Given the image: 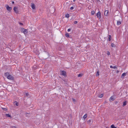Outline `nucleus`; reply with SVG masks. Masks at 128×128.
Masks as SVG:
<instances>
[{
	"label": "nucleus",
	"mask_w": 128,
	"mask_h": 128,
	"mask_svg": "<svg viewBox=\"0 0 128 128\" xmlns=\"http://www.w3.org/2000/svg\"><path fill=\"white\" fill-rule=\"evenodd\" d=\"M6 116L9 117H10L11 118V116L9 114H6Z\"/></svg>",
	"instance_id": "obj_12"
},
{
	"label": "nucleus",
	"mask_w": 128,
	"mask_h": 128,
	"mask_svg": "<svg viewBox=\"0 0 128 128\" xmlns=\"http://www.w3.org/2000/svg\"><path fill=\"white\" fill-rule=\"evenodd\" d=\"M15 105H16V106H18V103L16 102H14Z\"/></svg>",
	"instance_id": "obj_17"
},
{
	"label": "nucleus",
	"mask_w": 128,
	"mask_h": 128,
	"mask_svg": "<svg viewBox=\"0 0 128 128\" xmlns=\"http://www.w3.org/2000/svg\"><path fill=\"white\" fill-rule=\"evenodd\" d=\"M13 10L16 14H17L19 13V11L18 10V7L16 6L14 7V8Z\"/></svg>",
	"instance_id": "obj_3"
},
{
	"label": "nucleus",
	"mask_w": 128,
	"mask_h": 128,
	"mask_svg": "<svg viewBox=\"0 0 128 128\" xmlns=\"http://www.w3.org/2000/svg\"><path fill=\"white\" fill-rule=\"evenodd\" d=\"M62 75L63 76H65L66 73V71L64 70H62L61 72Z\"/></svg>",
	"instance_id": "obj_8"
},
{
	"label": "nucleus",
	"mask_w": 128,
	"mask_h": 128,
	"mask_svg": "<svg viewBox=\"0 0 128 128\" xmlns=\"http://www.w3.org/2000/svg\"><path fill=\"white\" fill-rule=\"evenodd\" d=\"M2 108L5 111H6L7 110V108Z\"/></svg>",
	"instance_id": "obj_28"
},
{
	"label": "nucleus",
	"mask_w": 128,
	"mask_h": 128,
	"mask_svg": "<svg viewBox=\"0 0 128 128\" xmlns=\"http://www.w3.org/2000/svg\"><path fill=\"white\" fill-rule=\"evenodd\" d=\"M97 16L99 18H101V14L100 12L99 11L97 14Z\"/></svg>",
	"instance_id": "obj_5"
},
{
	"label": "nucleus",
	"mask_w": 128,
	"mask_h": 128,
	"mask_svg": "<svg viewBox=\"0 0 128 128\" xmlns=\"http://www.w3.org/2000/svg\"><path fill=\"white\" fill-rule=\"evenodd\" d=\"M107 54L108 55H110V54L109 52L108 51L107 53Z\"/></svg>",
	"instance_id": "obj_30"
},
{
	"label": "nucleus",
	"mask_w": 128,
	"mask_h": 128,
	"mask_svg": "<svg viewBox=\"0 0 128 128\" xmlns=\"http://www.w3.org/2000/svg\"><path fill=\"white\" fill-rule=\"evenodd\" d=\"M31 7L32 9H34L36 8V6L34 4L32 3L31 5Z\"/></svg>",
	"instance_id": "obj_6"
},
{
	"label": "nucleus",
	"mask_w": 128,
	"mask_h": 128,
	"mask_svg": "<svg viewBox=\"0 0 128 128\" xmlns=\"http://www.w3.org/2000/svg\"><path fill=\"white\" fill-rule=\"evenodd\" d=\"M103 96V95L102 94H101L99 95L98 96L100 98H102Z\"/></svg>",
	"instance_id": "obj_16"
},
{
	"label": "nucleus",
	"mask_w": 128,
	"mask_h": 128,
	"mask_svg": "<svg viewBox=\"0 0 128 128\" xmlns=\"http://www.w3.org/2000/svg\"><path fill=\"white\" fill-rule=\"evenodd\" d=\"M25 94H26V96H28L29 95L28 93H26Z\"/></svg>",
	"instance_id": "obj_31"
},
{
	"label": "nucleus",
	"mask_w": 128,
	"mask_h": 128,
	"mask_svg": "<svg viewBox=\"0 0 128 128\" xmlns=\"http://www.w3.org/2000/svg\"><path fill=\"white\" fill-rule=\"evenodd\" d=\"M77 23H78L76 21L74 22V23L75 24H77Z\"/></svg>",
	"instance_id": "obj_32"
},
{
	"label": "nucleus",
	"mask_w": 128,
	"mask_h": 128,
	"mask_svg": "<svg viewBox=\"0 0 128 128\" xmlns=\"http://www.w3.org/2000/svg\"><path fill=\"white\" fill-rule=\"evenodd\" d=\"M72 100L73 102H75V99L73 98L72 99Z\"/></svg>",
	"instance_id": "obj_35"
},
{
	"label": "nucleus",
	"mask_w": 128,
	"mask_h": 128,
	"mask_svg": "<svg viewBox=\"0 0 128 128\" xmlns=\"http://www.w3.org/2000/svg\"><path fill=\"white\" fill-rule=\"evenodd\" d=\"M74 2L75 1V0H73Z\"/></svg>",
	"instance_id": "obj_39"
},
{
	"label": "nucleus",
	"mask_w": 128,
	"mask_h": 128,
	"mask_svg": "<svg viewBox=\"0 0 128 128\" xmlns=\"http://www.w3.org/2000/svg\"><path fill=\"white\" fill-rule=\"evenodd\" d=\"M91 122V120H88L87 121V123L88 124H89Z\"/></svg>",
	"instance_id": "obj_29"
},
{
	"label": "nucleus",
	"mask_w": 128,
	"mask_h": 128,
	"mask_svg": "<svg viewBox=\"0 0 128 128\" xmlns=\"http://www.w3.org/2000/svg\"><path fill=\"white\" fill-rule=\"evenodd\" d=\"M6 7L7 10L9 11V12H11L12 9V7H10L7 4L6 5Z\"/></svg>",
	"instance_id": "obj_1"
},
{
	"label": "nucleus",
	"mask_w": 128,
	"mask_h": 128,
	"mask_svg": "<svg viewBox=\"0 0 128 128\" xmlns=\"http://www.w3.org/2000/svg\"><path fill=\"white\" fill-rule=\"evenodd\" d=\"M10 128H17L16 127V126H10Z\"/></svg>",
	"instance_id": "obj_27"
},
{
	"label": "nucleus",
	"mask_w": 128,
	"mask_h": 128,
	"mask_svg": "<svg viewBox=\"0 0 128 128\" xmlns=\"http://www.w3.org/2000/svg\"><path fill=\"white\" fill-rule=\"evenodd\" d=\"M99 71H97L96 72V76H99Z\"/></svg>",
	"instance_id": "obj_18"
},
{
	"label": "nucleus",
	"mask_w": 128,
	"mask_h": 128,
	"mask_svg": "<svg viewBox=\"0 0 128 128\" xmlns=\"http://www.w3.org/2000/svg\"><path fill=\"white\" fill-rule=\"evenodd\" d=\"M83 75V74H79L78 76L79 77H81Z\"/></svg>",
	"instance_id": "obj_13"
},
{
	"label": "nucleus",
	"mask_w": 128,
	"mask_h": 128,
	"mask_svg": "<svg viewBox=\"0 0 128 128\" xmlns=\"http://www.w3.org/2000/svg\"><path fill=\"white\" fill-rule=\"evenodd\" d=\"M73 9H74V7L73 6H72L70 8V9L71 10H73Z\"/></svg>",
	"instance_id": "obj_33"
},
{
	"label": "nucleus",
	"mask_w": 128,
	"mask_h": 128,
	"mask_svg": "<svg viewBox=\"0 0 128 128\" xmlns=\"http://www.w3.org/2000/svg\"><path fill=\"white\" fill-rule=\"evenodd\" d=\"M94 13H95V12L93 10V11H92L91 12V14H92L94 15Z\"/></svg>",
	"instance_id": "obj_26"
},
{
	"label": "nucleus",
	"mask_w": 128,
	"mask_h": 128,
	"mask_svg": "<svg viewBox=\"0 0 128 128\" xmlns=\"http://www.w3.org/2000/svg\"><path fill=\"white\" fill-rule=\"evenodd\" d=\"M108 11L107 10H106L104 12V14L105 16H108Z\"/></svg>",
	"instance_id": "obj_7"
},
{
	"label": "nucleus",
	"mask_w": 128,
	"mask_h": 128,
	"mask_svg": "<svg viewBox=\"0 0 128 128\" xmlns=\"http://www.w3.org/2000/svg\"><path fill=\"white\" fill-rule=\"evenodd\" d=\"M12 4H14V1H12Z\"/></svg>",
	"instance_id": "obj_37"
},
{
	"label": "nucleus",
	"mask_w": 128,
	"mask_h": 128,
	"mask_svg": "<svg viewBox=\"0 0 128 128\" xmlns=\"http://www.w3.org/2000/svg\"><path fill=\"white\" fill-rule=\"evenodd\" d=\"M110 68H112L115 69L117 68V67L116 66H110Z\"/></svg>",
	"instance_id": "obj_11"
},
{
	"label": "nucleus",
	"mask_w": 128,
	"mask_h": 128,
	"mask_svg": "<svg viewBox=\"0 0 128 128\" xmlns=\"http://www.w3.org/2000/svg\"><path fill=\"white\" fill-rule=\"evenodd\" d=\"M87 115L86 114H85L83 116V118L84 119L86 118L87 117Z\"/></svg>",
	"instance_id": "obj_21"
},
{
	"label": "nucleus",
	"mask_w": 128,
	"mask_h": 128,
	"mask_svg": "<svg viewBox=\"0 0 128 128\" xmlns=\"http://www.w3.org/2000/svg\"><path fill=\"white\" fill-rule=\"evenodd\" d=\"M111 128H116L115 127L114 124L112 125L111 126Z\"/></svg>",
	"instance_id": "obj_20"
},
{
	"label": "nucleus",
	"mask_w": 128,
	"mask_h": 128,
	"mask_svg": "<svg viewBox=\"0 0 128 128\" xmlns=\"http://www.w3.org/2000/svg\"><path fill=\"white\" fill-rule=\"evenodd\" d=\"M109 100L110 101H112L113 100H114V96H111Z\"/></svg>",
	"instance_id": "obj_9"
},
{
	"label": "nucleus",
	"mask_w": 128,
	"mask_h": 128,
	"mask_svg": "<svg viewBox=\"0 0 128 128\" xmlns=\"http://www.w3.org/2000/svg\"><path fill=\"white\" fill-rule=\"evenodd\" d=\"M69 14H66L65 15V17L66 18H68L69 17Z\"/></svg>",
	"instance_id": "obj_22"
},
{
	"label": "nucleus",
	"mask_w": 128,
	"mask_h": 128,
	"mask_svg": "<svg viewBox=\"0 0 128 128\" xmlns=\"http://www.w3.org/2000/svg\"><path fill=\"white\" fill-rule=\"evenodd\" d=\"M70 29H68V32H70Z\"/></svg>",
	"instance_id": "obj_36"
},
{
	"label": "nucleus",
	"mask_w": 128,
	"mask_h": 128,
	"mask_svg": "<svg viewBox=\"0 0 128 128\" xmlns=\"http://www.w3.org/2000/svg\"><path fill=\"white\" fill-rule=\"evenodd\" d=\"M108 40L110 41L111 40V36L110 35H109Z\"/></svg>",
	"instance_id": "obj_24"
},
{
	"label": "nucleus",
	"mask_w": 128,
	"mask_h": 128,
	"mask_svg": "<svg viewBox=\"0 0 128 128\" xmlns=\"http://www.w3.org/2000/svg\"><path fill=\"white\" fill-rule=\"evenodd\" d=\"M126 101H124L123 102V106H125L126 104Z\"/></svg>",
	"instance_id": "obj_14"
},
{
	"label": "nucleus",
	"mask_w": 128,
	"mask_h": 128,
	"mask_svg": "<svg viewBox=\"0 0 128 128\" xmlns=\"http://www.w3.org/2000/svg\"><path fill=\"white\" fill-rule=\"evenodd\" d=\"M126 75V73H123L122 75V78H123Z\"/></svg>",
	"instance_id": "obj_19"
},
{
	"label": "nucleus",
	"mask_w": 128,
	"mask_h": 128,
	"mask_svg": "<svg viewBox=\"0 0 128 128\" xmlns=\"http://www.w3.org/2000/svg\"><path fill=\"white\" fill-rule=\"evenodd\" d=\"M65 36L66 37H68L69 36V35L68 33H66L65 34Z\"/></svg>",
	"instance_id": "obj_23"
},
{
	"label": "nucleus",
	"mask_w": 128,
	"mask_h": 128,
	"mask_svg": "<svg viewBox=\"0 0 128 128\" xmlns=\"http://www.w3.org/2000/svg\"><path fill=\"white\" fill-rule=\"evenodd\" d=\"M121 24V22L120 21H118L117 22V25H120Z\"/></svg>",
	"instance_id": "obj_15"
},
{
	"label": "nucleus",
	"mask_w": 128,
	"mask_h": 128,
	"mask_svg": "<svg viewBox=\"0 0 128 128\" xmlns=\"http://www.w3.org/2000/svg\"><path fill=\"white\" fill-rule=\"evenodd\" d=\"M119 71L118 70H117V73H118L119 72Z\"/></svg>",
	"instance_id": "obj_38"
},
{
	"label": "nucleus",
	"mask_w": 128,
	"mask_h": 128,
	"mask_svg": "<svg viewBox=\"0 0 128 128\" xmlns=\"http://www.w3.org/2000/svg\"><path fill=\"white\" fill-rule=\"evenodd\" d=\"M19 23L20 25H23V24L22 23H21L20 22H19Z\"/></svg>",
	"instance_id": "obj_34"
},
{
	"label": "nucleus",
	"mask_w": 128,
	"mask_h": 128,
	"mask_svg": "<svg viewBox=\"0 0 128 128\" xmlns=\"http://www.w3.org/2000/svg\"><path fill=\"white\" fill-rule=\"evenodd\" d=\"M7 78L8 79L11 80H13L14 79V78L12 76L10 75L8 76Z\"/></svg>",
	"instance_id": "obj_4"
},
{
	"label": "nucleus",
	"mask_w": 128,
	"mask_h": 128,
	"mask_svg": "<svg viewBox=\"0 0 128 128\" xmlns=\"http://www.w3.org/2000/svg\"><path fill=\"white\" fill-rule=\"evenodd\" d=\"M111 46L112 47H114L115 46V45L113 43H112L111 44Z\"/></svg>",
	"instance_id": "obj_25"
},
{
	"label": "nucleus",
	"mask_w": 128,
	"mask_h": 128,
	"mask_svg": "<svg viewBox=\"0 0 128 128\" xmlns=\"http://www.w3.org/2000/svg\"><path fill=\"white\" fill-rule=\"evenodd\" d=\"M21 31L22 32H23L24 34H25L27 33L28 31L26 29L22 28H21Z\"/></svg>",
	"instance_id": "obj_2"
},
{
	"label": "nucleus",
	"mask_w": 128,
	"mask_h": 128,
	"mask_svg": "<svg viewBox=\"0 0 128 128\" xmlns=\"http://www.w3.org/2000/svg\"><path fill=\"white\" fill-rule=\"evenodd\" d=\"M5 76L7 78V76H9L10 74L8 72H6L4 74Z\"/></svg>",
	"instance_id": "obj_10"
}]
</instances>
